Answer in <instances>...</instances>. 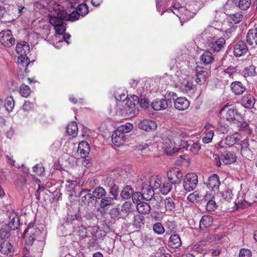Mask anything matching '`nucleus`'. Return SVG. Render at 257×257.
I'll return each mask as SVG.
<instances>
[{
  "mask_svg": "<svg viewBox=\"0 0 257 257\" xmlns=\"http://www.w3.org/2000/svg\"><path fill=\"white\" fill-rule=\"evenodd\" d=\"M183 183L185 190L187 192H191L197 187L198 177L195 174L188 173L183 178Z\"/></svg>",
  "mask_w": 257,
  "mask_h": 257,
  "instance_id": "nucleus-4",
  "label": "nucleus"
},
{
  "mask_svg": "<svg viewBox=\"0 0 257 257\" xmlns=\"http://www.w3.org/2000/svg\"><path fill=\"white\" fill-rule=\"evenodd\" d=\"M14 105L15 103L13 98L11 96L8 97L5 101V106L8 112H11L13 110Z\"/></svg>",
  "mask_w": 257,
  "mask_h": 257,
  "instance_id": "nucleus-50",
  "label": "nucleus"
},
{
  "mask_svg": "<svg viewBox=\"0 0 257 257\" xmlns=\"http://www.w3.org/2000/svg\"><path fill=\"white\" fill-rule=\"evenodd\" d=\"M12 230L9 225L6 224L3 225L0 229V237L4 239L8 238L10 236V231Z\"/></svg>",
  "mask_w": 257,
  "mask_h": 257,
  "instance_id": "nucleus-44",
  "label": "nucleus"
},
{
  "mask_svg": "<svg viewBox=\"0 0 257 257\" xmlns=\"http://www.w3.org/2000/svg\"><path fill=\"white\" fill-rule=\"evenodd\" d=\"M95 200L92 193H88L81 196V201L87 206H90Z\"/></svg>",
  "mask_w": 257,
  "mask_h": 257,
  "instance_id": "nucleus-45",
  "label": "nucleus"
},
{
  "mask_svg": "<svg viewBox=\"0 0 257 257\" xmlns=\"http://www.w3.org/2000/svg\"><path fill=\"white\" fill-rule=\"evenodd\" d=\"M58 13V16L62 19L70 21H75L78 20L81 16L76 10L69 14L64 11H59Z\"/></svg>",
  "mask_w": 257,
  "mask_h": 257,
  "instance_id": "nucleus-14",
  "label": "nucleus"
},
{
  "mask_svg": "<svg viewBox=\"0 0 257 257\" xmlns=\"http://www.w3.org/2000/svg\"><path fill=\"white\" fill-rule=\"evenodd\" d=\"M232 92L235 95L242 94L245 90V87L240 81H235L230 84Z\"/></svg>",
  "mask_w": 257,
  "mask_h": 257,
  "instance_id": "nucleus-22",
  "label": "nucleus"
},
{
  "mask_svg": "<svg viewBox=\"0 0 257 257\" xmlns=\"http://www.w3.org/2000/svg\"><path fill=\"white\" fill-rule=\"evenodd\" d=\"M40 230L36 228L28 227L24 232V238H26V243L28 245L32 244L37 235L40 234Z\"/></svg>",
  "mask_w": 257,
  "mask_h": 257,
  "instance_id": "nucleus-9",
  "label": "nucleus"
},
{
  "mask_svg": "<svg viewBox=\"0 0 257 257\" xmlns=\"http://www.w3.org/2000/svg\"><path fill=\"white\" fill-rule=\"evenodd\" d=\"M165 226L167 229L166 235L176 233V226L174 221H167Z\"/></svg>",
  "mask_w": 257,
  "mask_h": 257,
  "instance_id": "nucleus-41",
  "label": "nucleus"
},
{
  "mask_svg": "<svg viewBox=\"0 0 257 257\" xmlns=\"http://www.w3.org/2000/svg\"><path fill=\"white\" fill-rule=\"evenodd\" d=\"M187 199L193 203H197L204 200L203 196L200 194L197 191H194L190 194L187 197Z\"/></svg>",
  "mask_w": 257,
  "mask_h": 257,
  "instance_id": "nucleus-38",
  "label": "nucleus"
},
{
  "mask_svg": "<svg viewBox=\"0 0 257 257\" xmlns=\"http://www.w3.org/2000/svg\"><path fill=\"white\" fill-rule=\"evenodd\" d=\"M166 134L168 138L163 143V148L165 153L171 155L178 152L177 145L180 143V140L185 139L188 137L187 133L180 130L168 131Z\"/></svg>",
  "mask_w": 257,
  "mask_h": 257,
  "instance_id": "nucleus-1",
  "label": "nucleus"
},
{
  "mask_svg": "<svg viewBox=\"0 0 257 257\" xmlns=\"http://www.w3.org/2000/svg\"><path fill=\"white\" fill-rule=\"evenodd\" d=\"M205 0L195 1L193 2V5H191L189 9L192 11V14H196L201 8H202L205 4Z\"/></svg>",
  "mask_w": 257,
  "mask_h": 257,
  "instance_id": "nucleus-34",
  "label": "nucleus"
},
{
  "mask_svg": "<svg viewBox=\"0 0 257 257\" xmlns=\"http://www.w3.org/2000/svg\"><path fill=\"white\" fill-rule=\"evenodd\" d=\"M92 195L95 200L97 199H101L106 195L107 192L106 190L102 187L98 186L96 187L92 191Z\"/></svg>",
  "mask_w": 257,
  "mask_h": 257,
  "instance_id": "nucleus-31",
  "label": "nucleus"
},
{
  "mask_svg": "<svg viewBox=\"0 0 257 257\" xmlns=\"http://www.w3.org/2000/svg\"><path fill=\"white\" fill-rule=\"evenodd\" d=\"M247 51L246 43L243 41H239L234 46L233 54L235 57H238L244 55Z\"/></svg>",
  "mask_w": 257,
  "mask_h": 257,
  "instance_id": "nucleus-11",
  "label": "nucleus"
},
{
  "mask_svg": "<svg viewBox=\"0 0 257 257\" xmlns=\"http://www.w3.org/2000/svg\"><path fill=\"white\" fill-rule=\"evenodd\" d=\"M11 220L8 224H6L9 225L10 228L12 230H15L18 228L19 225V218L15 213H13L10 217Z\"/></svg>",
  "mask_w": 257,
  "mask_h": 257,
  "instance_id": "nucleus-35",
  "label": "nucleus"
},
{
  "mask_svg": "<svg viewBox=\"0 0 257 257\" xmlns=\"http://www.w3.org/2000/svg\"><path fill=\"white\" fill-rule=\"evenodd\" d=\"M221 159L225 165L231 164L236 161V156L234 153L228 151L223 152L221 155Z\"/></svg>",
  "mask_w": 257,
  "mask_h": 257,
  "instance_id": "nucleus-17",
  "label": "nucleus"
},
{
  "mask_svg": "<svg viewBox=\"0 0 257 257\" xmlns=\"http://www.w3.org/2000/svg\"><path fill=\"white\" fill-rule=\"evenodd\" d=\"M76 10L83 17L88 14V7L85 3H82L77 7Z\"/></svg>",
  "mask_w": 257,
  "mask_h": 257,
  "instance_id": "nucleus-48",
  "label": "nucleus"
},
{
  "mask_svg": "<svg viewBox=\"0 0 257 257\" xmlns=\"http://www.w3.org/2000/svg\"><path fill=\"white\" fill-rule=\"evenodd\" d=\"M137 209L138 212L141 214H149L151 211V207L149 203L141 201L137 203Z\"/></svg>",
  "mask_w": 257,
  "mask_h": 257,
  "instance_id": "nucleus-24",
  "label": "nucleus"
},
{
  "mask_svg": "<svg viewBox=\"0 0 257 257\" xmlns=\"http://www.w3.org/2000/svg\"><path fill=\"white\" fill-rule=\"evenodd\" d=\"M115 183V178L112 176L107 177L103 180V184L104 186L109 187Z\"/></svg>",
  "mask_w": 257,
  "mask_h": 257,
  "instance_id": "nucleus-61",
  "label": "nucleus"
},
{
  "mask_svg": "<svg viewBox=\"0 0 257 257\" xmlns=\"http://www.w3.org/2000/svg\"><path fill=\"white\" fill-rule=\"evenodd\" d=\"M151 107L155 110H164L167 108V103L164 99H157L151 103Z\"/></svg>",
  "mask_w": 257,
  "mask_h": 257,
  "instance_id": "nucleus-23",
  "label": "nucleus"
},
{
  "mask_svg": "<svg viewBox=\"0 0 257 257\" xmlns=\"http://www.w3.org/2000/svg\"><path fill=\"white\" fill-rule=\"evenodd\" d=\"M134 193V189L130 186H125L120 192V196L124 199H128L131 198Z\"/></svg>",
  "mask_w": 257,
  "mask_h": 257,
  "instance_id": "nucleus-33",
  "label": "nucleus"
},
{
  "mask_svg": "<svg viewBox=\"0 0 257 257\" xmlns=\"http://www.w3.org/2000/svg\"><path fill=\"white\" fill-rule=\"evenodd\" d=\"M190 102L184 97L177 98L174 102L175 108L179 110H184L188 108Z\"/></svg>",
  "mask_w": 257,
  "mask_h": 257,
  "instance_id": "nucleus-15",
  "label": "nucleus"
},
{
  "mask_svg": "<svg viewBox=\"0 0 257 257\" xmlns=\"http://www.w3.org/2000/svg\"><path fill=\"white\" fill-rule=\"evenodd\" d=\"M181 245L182 241L180 236L176 233L171 234L168 240V245L172 248H178Z\"/></svg>",
  "mask_w": 257,
  "mask_h": 257,
  "instance_id": "nucleus-20",
  "label": "nucleus"
},
{
  "mask_svg": "<svg viewBox=\"0 0 257 257\" xmlns=\"http://www.w3.org/2000/svg\"><path fill=\"white\" fill-rule=\"evenodd\" d=\"M125 106L118 105L116 111V114L119 116H123L124 113H130V116H132L135 114L136 110L135 108V104L131 100H127Z\"/></svg>",
  "mask_w": 257,
  "mask_h": 257,
  "instance_id": "nucleus-8",
  "label": "nucleus"
},
{
  "mask_svg": "<svg viewBox=\"0 0 257 257\" xmlns=\"http://www.w3.org/2000/svg\"><path fill=\"white\" fill-rule=\"evenodd\" d=\"M115 200H116V199L113 197L105 195V197L101 199L99 203V207L102 209H104L108 206L113 205Z\"/></svg>",
  "mask_w": 257,
  "mask_h": 257,
  "instance_id": "nucleus-26",
  "label": "nucleus"
},
{
  "mask_svg": "<svg viewBox=\"0 0 257 257\" xmlns=\"http://www.w3.org/2000/svg\"><path fill=\"white\" fill-rule=\"evenodd\" d=\"M190 146L188 149L191 152L196 154L200 149L201 147L197 143L193 142V141H190Z\"/></svg>",
  "mask_w": 257,
  "mask_h": 257,
  "instance_id": "nucleus-60",
  "label": "nucleus"
},
{
  "mask_svg": "<svg viewBox=\"0 0 257 257\" xmlns=\"http://www.w3.org/2000/svg\"><path fill=\"white\" fill-rule=\"evenodd\" d=\"M183 173L177 168H172L167 172L168 181L170 182L172 185H178L180 184L181 180L183 179Z\"/></svg>",
  "mask_w": 257,
  "mask_h": 257,
  "instance_id": "nucleus-7",
  "label": "nucleus"
},
{
  "mask_svg": "<svg viewBox=\"0 0 257 257\" xmlns=\"http://www.w3.org/2000/svg\"><path fill=\"white\" fill-rule=\"evenodd\" d=\"M242 105L247 108H251L255 103V99L251 94L244 95L241 100Z\"/></svg>",
  "mask_w": 257,
  "mask_h": 257,
  "instance_id": "nucleus-19",
  "label": "nucleus"
},
{
  "mask_svg": "<svg viewBox=\"0 0 257 257\" xmlns=\"http://www.w3.org/2000/svg\"><path fill=\"white\" fill-rule=\"evenodd\" d=\"M20 55V56L18 58V62L23 66H25L26 65V67H27L29 64V61H28L29 59L27 56V54H22ZM25 70H27V67L25 68Z\"/></svg>",
  "mask_w": 257,
  "mask_h": 257,
  "instance_id": "nucleus-53",
  "label": "nucleus"
},
{
  "mask_svg": "<svg viewBox=\"0 0 257 257\" xmlns=\"http://www.w3.org/2000/svg\"><path fill=\"white\" fill-rule=\"evenodd\" d=\"M243 15L241 12L237 13L230 16L231 19L234 23L237 24L241 22L243 19Z\"/></svg>",
  "mask_w": 257,
  "mask_h": 257,
  "instance_id": "nucleus-62",
  "label": "nucleus"
},
{
  "mask_svg": "<svg viewBox=\"0 0 257 257\" xmlns=\"http://www.w3.org/2000/svg\"><path fill=\"white\" fill-rule=\"evenodd\" d=\"M220 113L224 115V117L228 121L240 122L242 121L243 117L241 114L238 112L237 110L232 105L224 106L221 109Z\"/></svg>",
  "mask_w": 257,
  "mask_h": 257,
  "instance_id": "nucleus-2",
  "label": "nucleus"
},
{
  "mask_svg": "<svg viewBox=\"0 0 257 257\" xmlns=\"http://www.w3.org/2000/svg\"><path fill=\"white\" fill-rule=\"evenodd\" d=\"M114 96H115V98L116 99V100L120 101H123L125 100L127 97V96L126 95L125 93L123 92H122L120 89L117 90L114 93Z\"/></svg>",
  "mask_w": 257,
  "mask_h": 257,
  "instance_id": "nucleus-57",
  "label": "nucleus"
},
{
  "mask_svg": "<svg viewBox=\"0 0 257 257\" xmlns=\"http://www.w3.org/2000/svg\"><path fill=\"white\" fill-rule=\"evenodd\" d=\"M77 151L82 158H86L90 151L89 146L87 143L82 142L79 144Z\"/></svg>",
  "mask_w": 257,
  "mask_h": 257,
  "instance_id": "nucleus-25",
  "label": "nucleus"
},
{
  "mask_svg": "<svg viewBox=\"0 0 257 257\" xmlns=\"http://www.w3.org/2000/svg\"><path fill=\"white\" fill-rule=\"evenodd\" d=\"M78 127L76 123L74 121H72L67 125L66 129V133L68 135L75 137L77 135Z\"/></svg>",
  "mask_w": 257,
  "mask_h": 257,
  "instance_id": "nucleus-32",
  "label": "nucleus"
},
{
  "mask_svg": "<svg viewBox=\"0 0 257 257\" xmlns=\"http://www.w3.org/2000/svg\"><path fill=\"white\" fill-rule=\"evenodd\" d=\"M153 230L155 233L162 235L165 232V228L160 222L155 223L153 226Z\"/></svg>",
  "mask_w": 257,
  "mask_h": 257,
  "instance_id": "nucleus-49",
  "label": "nucleus"
},
{
  "mask_svg": "<svg viewBox=\"0 0 257 257\" xmlns=\"http://www.w3.org/2000/svg\"><path fill=\"white\" fill-rule=\"evenodd\" d=\"M206 184L213 191L218 190L220 185L219 177L216 174H213L209 177Z\"/></svg>",
  "mask_w": 257,
  "mask_h": 257,
  "instance_id": "nucleus-13",
  "label": "nucleus"
},
{
  "mask_svg": "<svg viewBox=\"0 0 257 257\" xmlns=\"http://www.w3.org/2000/svg\"><path fill=\"white\" fill-rule=\"evenodd\" d=\"M239 257H251V252L250 250L245 248H242L240 250Z\"/></svg>",
  "mask_w": 257,
  "mask_h": 257,
  "instance_id": "nucleus-64",
  "label": "nucleus"
},
{
  "mask_svg": "<svg viewBox=\"0 0 257 257\" xmlns=\"http://www.w3.org/2000/svg\"><path fill=\"white\" fill-rule=\"evenodd\" d=\"M164 204L167 211H173L175 208V204L172 198L167 197L164 200Z\"/></svg>",
  "mask_w": 257,
  "mask_h": 257,
  "instance_id": "nucleus-43",
  "label": "nucleus"
},
{
  "mask_svg": "<svg viewBox=\"0 0 257 257\" xmlns=\"http://www.w3.org/2000/svg\"><path fill=\"white\" fill-rule=\"evenodd\" d=\"M134 128L133 125L127 123L125 125H122L117 128V130L124 134L130 132Z\"/></svg>",
  "mask_w": 257,
  "mask_h": 257,
  "instance_id": "nucleus-55",
  "label": "nucleus"
},
{
  "mask_svg": "<svg viewBox=\"0 0 257 257\" xmlns=\"http://www.w3.org/2000/svg\"><path fill=\"white\" fill-rule=\"evenodd\" d=\"M234 3L241 10H246L251 5V0H234Z\"/></svg>",
  "mask_w": 257,
  "mask_h": 257,
  "instance_id": "nucleus-39",
  "label": "nucleus"
},
{
  "mask_svg": "<svg viewBox=\"0 0 257 257\" xmlns=\"http://www.w3.org/2000/svg\"><path fill=\"white\" fill-rule=\"evenodd\" d=\"M183 139L180 140L179 144L177 145V148H179L178 151L181 149H185L186 150H188V149L189 148L190 145V141H184L183 140Z\"/></svg>",
  "mask_w": 257,
  "mask_h": 257,
  "instance_id": "nucleus-58",
  "label": "nucleus"
},
{
  "mask_svg": "<svg viewBox=\"0 0 257 257\" xmlns=\"http://www.w3.org/2000/svg\"><path fill=\"white\" fill-rule=\"evenodd\" d=\"M0 41L5 47L10 48L15 43V39L10 30L2 31L0 33Z\"/></svg>",
  "mask_w": 257,
  "mask_h": 257,
  "instance_id": "nucleus-6",
  "label": "nucleus"
},
{
  "mask_svg": "<svg viewBox=\"0 0 257 257\" xmlns=\"http://www.w3.org/2000/svg\"><path fill=\"white\" fill-rule=\"evenodd\" d=\"M172 188V184L169 181H164L162 183L160 191L162 194L166 195L171 190Z\"/></svg>",
  "mask_w": 257,
  "mask_h": 257,
  "instance_id": "nucleus-42",
  "label": "nucleus"
},
{
  "mask_svg": "<svg viewBox=\"0 0 257 257\" xmlns=\"http://www.w3.org/2000/svg\"><path fill=\"white\" fill-rule=\"evenodd\" d=\"M109 188V194L116 200L119 193L118 186L114 183Z\"/></svg>",
  "mask_w": 257,
  "mask_h": 257,
  "instance_id": "nucleus-51",
  "label": "nucleus"
},
{
  "mask_svg": "<svg viewBox=\"0 0 257 257\" xmlns=\"http://www.w3.org/2000/svg\"><path fill=\"white\" fill-rule=\"evenodd\" d=\"M213 222V219L211 216L209 215H204L200 221V228L201 230H205L207 227L210 226Z\"/></svg>",
  "mask_w": 257,
  "mask_h": 257,
  "instance_id": "nucleus-28",
  "label": "nucleus"
},
{
  "mask_svg": "<svg viewBox=\"0 0 257 257\" xmlns=\"http://www.w3.org/2000/svg\"><path fill=\"white\" fill-rule=\"evenodd\" d=\"M222 196L226 201L229 202L232 198V190L230 189H227L222 193Z\"/></svg>",
  "mask_w": 257,
  "mask_h": 257,
  "instance_id": "nucleus-63",
  "label": "nucleus"
},
{
  "mask_svg": "<svg viewBox=\"0 0 257 257\" xmlns=\"http://www.w3.org/2000/svg\"><path fill=\"white\" fill-rule=\"evenodd\" d=\"M16 50L19 54H25L29 51V46L26 42H23L17 45Z\"/></svg>",
  "mask_w": 257,
  "mask_h": 257,
  "instance_id": "nucleus-36",
  "label": "nucleus"
},
{
  "mask_svg": "<svg viewBox=\"0 0 257 257\" xmlns=\"http://www.w3.org/2000/svg\"><path fill=\"white\" fill-rule=\"evenodd\" d=\"M145 222V217L140 214H137L134 216V223L136 226H140L144 225Z\"/></svg>",
  "mask_w": 257,
  "mask_h": 257,
  "instance_id": "nucleus-56",
  "label": "nucleus"
},
{
  "mask_svg": "<svg viewBox=\"0 0 257 257\" xmlns=\"http://www.w3.org/2000/svg\"><path fill=\"white\" fill-rule=\"evenodd\" d=\"M162 183L161 178L158 176L152 177L149 179V185L154 189L160 188Z\"/></svg>",
  "mask_w": 257,
  "mask_h": 257,
  "instance_id": "nucleus-40",
  "label": "nucleus"
},
{
  "mask_svg": "<svg viewBox=\"0 0 257 257\" xmlns=\"http://www.w3.org/2000/svg\"><path fill=\"white\" fill-rule=\"evenodd\" d=\"M216 29L213 27L206 29L202 33L196 36L195 40L198 44L201 43L208 47L214 36Z\"/></svg>",
  "mask_w": 257,
  "mask_h": 257,
  "instance_id": "nucleus-3",
  "label": "nucleus"
},
{
  "mask_svg": "<svg viewBox=\"0 0 257 257\" xmlns=\"http://www.w3.org/2000/svg\"><path fill=\"white\" fill-rule=\"evenodd\" d=\"M196 81L197 84L202 85L205 82L208 77V72L206 70H200L196 73Z\"/></svg>",
  "mask_w": 257,
  "mask_h": 257,
  "instance_id": "nucleus-29",
  "label": "nucleus"
},
{
  "mask_svg": "<svg viewBox=\"0 0 257 257\" xmlns=\"http://www.w3.org/2000/svg\"><path fill=\"white\" fill-rule=\"evenodd\" d=\"M139 127L146 132H150L154 131L157 127V123L155 121L149 120L144 119L142 120L138 124Z\"/></svg>",
  "mask_w": 257,
  "mask_h": 257,
  "instance_id": "nucleus-12",
  "label": "nucleus"
},
{
  "mask_svg": "<svg viewBox=\"0 0 257 257\" xmlns=\"http://www.w3.org/2000/svg\"><path fill=\"white\" fill-rule=\"evenodd\" d=\"M214 136L213 131L210 130L207 132L205 136L203 137L202 141L204 144H208L211 142Z\"/></svg>",
  "mask_w": 257,
  "mask_h": 257,
  "instance_id": "nucleus-59",
  "label": "nucleus"
},
{
  "mask_svg": "<svg viewBox=\"0 0 257 257\" xmlns=\"http://www.w3.org/2000/svg\"><path fill=\"white\" fill-rule=\"evenodd\" d=\"M255 68L253 65H249L245 68L243 70V73L244 77L253 76L255 75Z\"/></svg>",
  "mask_w": 257,
  "mask_h": 257,
  "instance_id": "nucleus-46",
  "label": "nucleus"
},
{
  "mask_svg": "<svg viewBox=\"0 0 257 257\" xmlns=\"http://www.w3.org/2000/svg\"><path fill=\"white\" fill-rule=\"evenodd\" d=\"M211 195H206L203 197V199L205 202H207V203L206 205V209L208 211H212L215 210L216 208V203L215 202L211 199Z\"/></svg>",
  "mask_w": 257,
  "mask_h": 257,
  "instance_id": "nucleus-37",
  "label": "nucleus"
},
{
  "mask_svg": "<svg viewBox=\"0 0 257 257\" xmlns=\"http://www.w3.org/2000/svg\"><path fill=\"white\" fill-rule=\"evenodd\" d=\"M64 21L65 20L58 16V13L56 16L50 17V23L54 27L56 33L59 35H62L65 32L66 23Z\"/></svg>",
  "mask_w": 257,
  "mask_h": 257,
  "instance_id": "nucleus-5",
  "label": "nucleus"
},
{
  "mask_svg": "<svg viewBox=\"0 0 257 257\" xmlns=\"http://www.w3.org/2000/svg\"><path fill=\"white\" fill-rule=\"evenodd\" d=\"M132 203L130 201H125L121 206V211L125 214H128L132 211Z\"/></svg>",
  "mask_w": 257,
  "mask_h": 257,
  "instance_id": "nucleus-52",
  "label": "nucleus"
},
{
  "mask_svg": "<svg viewBox=\"0 0 257 257\" xmlns=\"http://www.w3.org/2000/svg\"><path fill=\"white\" fill-rule=\"evenodd\" d=\"M31 90L30 87L25 84H22L20 86V93L25 97H27L30 94Z\"/></svg>",
  "mask_w": 257,
  "mask_h": 257,
  "instance_id": "nucleus-54",
  "label": "nucleus"
},
{
  "mask_svg": "<svg viewBox=\"0 0 257 257\" xmlns=\"http://www.w3.org/2000/svg\"><path fill=\"white\" fill-rule=\"evenodd\" d=\"M155 195L154 189L147 184L144 185L142 189V198L147 201L151 200Z\"/></svg>",
  "mask_w": 257,
  "mask_h": 257,
  "instance_id": "nucleus-16",
  "label": "nucleus"
},
{
  "mask_svg": "<svg viewBox=\"0 0 257 257\" xmlns=\"http://www.w3.org/2000/svg\"><path fill=\"white\" fill-rule=\"evenodd\" d=\"M246 42L250 45H257V28L249 30L246 36Z\"/></svg>",
  "mask_w": 257,
  "mask_h": 257,
  "instance_id": "nucleus-21",
  "label": "nucleus"
},
{
  "mask_svg": "<svg viewBox=\"0 0 257 257\" xmlns=\"http://www.w3.org/2000/svg\"><path fill=\"white\" fill-rule=\"evenodd\" d=\"M2 245L0 249L1 253L8 257L12 256L14 253V248L12 244L9 241L6 240Z\"/></svg>",
  "mask_w": 257,
  "mask_h": 257,
  "instance_id": "nucleus-18",
  "label": "nucleus"
},
{
  "mask_svg": "<svg viewBox=\"0 0 257 257\" xmlns=\"http://www.w3.org/2000/svg\"><path fill=\"white\" fill-rule=\"evenodd\" d=\"M240 139L239 135L236 133L232 135L227 136L225 139V144L228 146H232Z\"/></svg>",
  "mask_w": 257,
  "mask_h": 257,
  "instance_id": "nucleus-30",
  "label": "nucleus"
},
{
  "mask_svg": "<svg viewBox=\"0 0 257 257\" xmlns=\"http://www.w3.org/2000/svg\"><path fill=\"white\" fill-rule=\"evenodd\" d=\"M214 56L210 51H206L200 56V61L202 63L207 65L212 63L214 60Z\"/></svg>",
  "mask_w": 257,
  "mask_h": 257,
  "instance_id": "nucleus-27",
  "label": "nucleus"
},
{
  "mask_svg": "<svg viewBox=\"0 0 257 257\" xmlns=\"http://www.w3.org/2000/svg\"><path fill=\"white\" fill-rule=\"evenodd\" d=\"M205 241L202 240L200 241L192 247V249L194 251H195L197 253H201L204 250V245H205Z\"/></svg>",
  "mask_w": 257,
  "mask_h": 257,
  "instance_id": "nucleus-47",
  "label": "nucleus"
},
{
  "mask_svg": "<svg viewBox=\"0 0 257 257\" xmlns=\"http://www.w3.org/2000/svg\"><path fill=\"white\" fill-rule=\"evenodd\" d=\"M225 43L224 38L221 37L216 39L214 36L210 44L208 45V47L210 50L214 52H218L224 49Z\"/></svg>",
  "mask_w": 257,
  "mask_h": 257,
  "instance_id": "nucleus-10",
  "label": "nucleus"
}]
</instances>
